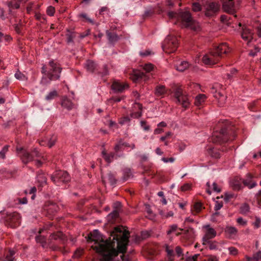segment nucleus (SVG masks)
I'll use <instances>...</instances> for the list:
<instances>
[{
    "label": "nucleus",
    "instance_id": "f257e3e1",
    "mask_svg": "<svg viewBox=\"0 0 261 261\" xmlns=\"http://www.w3.org/2000/svg\"><path fill=\"white\" fill-rule=\"evenodd\" d=\"M113 241H104L102 236L97 230L90 232L88 237V242H95L98 243L94 249L98 253L101 254V261H110L113 257L117 256L119 253L126 252L127 246L129 241V232L122 226L115 227L111 233Z\"/></svg>",
    "mask_w": 261,
    "mask_h": 261
},
{
    "label": "nucleus",
    "instance_id": "f03ea898",
    "mask_svg": "<svg viewBox=\"0 0 261 261\" xmlns=\"http://www.w3.org/2000/svg\"><path fill=\"white\" fill-rule=\"evenodd\" d=\"M62 71V68L60 64L54 60L49 61L48 66L43 65L41 68V73L45 74L49 79V82H46V78L42 77L41 83L46 84L49 83L51 81L59 80L60 77V73Z\"/></svg>",
    "mask_w": 261,
    "mask_h": 261
},
{
    "label": "nucleus",
    "instance_id": "7ed1b4c3",
    "mask_svg": "<svg viewBox=\"0 0 261 261\" xmlns=\"http://www.w3.org/2000/svg\"><path fill=\"white\" fill-rule=\"evenodd\" d=\"M16 152L22 162L24 164L32 162L35 160V158H41L43 161L45 160V158L41 155V154L36 148L34 149L31 152H29L23 147H17Z\"/></svg>",
    "mask_w": 261,
    "mask_h": 261
},
{
    "label": "nucleus",
    "instance_id": "20e7f679",
    "mask_svg": "<svg viewBox=\"0 0 261 261\" xmlns=\"http://www.w3.org/2000/svg\"><path fill=\"white\" fill-rule=\"evenodd\" d=\"M231 132L227 128H222L218 134L213 136V140L215 143H223L228 141H232L235 138V135H230Z\"/></svg>",
    "mask_w": 261,
    "mask_h": 261
},
{
    "label": "nucleus",
    "instance_id": "39448f33",
    "mask_svg": "<svg viewBox=\"0 0 261 261\" xmlns=\"http://www.w3.org/2000/svg\"><path fill=\"white\" fill-rule=\"evenodd\" d=\"M4 218L5 221L11 227H16L18 226L21 221V217L17 212H7L5 214Z\"/></svg>",
    "mask_w": 261,
    "mask_h": 261
},
{
    "label": "nucleus",
    "instance_id": "423d86ee",
    "mask_svg": "<svg viewBox=\"0 0 261 261\" xmlns=\"http://www.w3.org/2000/svg\"><path fill=\"white\" fill-rule=\"evenodd\" d=\"M51 179L55 184L60 182H67L70 180V176L67 172L60 170L51 176Z\"/></svg>",
    "mask_w": 261,
    "mask_h": 261
},
{
    "label": "nucleus",
    "instance_id": "0eeeda50",
    "mask_svg": "<svg viewBox=\"0 0 261 261\" xmlns=\"http://www.w3.org/2000/svg\"><path fill=\"white\" fill-rule=\"evenodd\" d=\"M129 75V79L134 83L146 82L150 79L149 75L137 70H133Z\"/></svg>",
    "mask_w": 261,
    "mask_h": 261
},
{
    "label": "nucleus",
    "instance_id": "6e6552de",
    "mask_svg": "<svg viewBox=\"0 0 261 261\" xmlns=\"http://www.w3.org/2000/svg\"><path fill=\"white\" fill-rule=\"evenodd\" d=\"M220 58L214 51L204 55L202 59L203 63L207 65H213L217 64Z\"/></svg>",
    "mask_w": 261,
    "mask_h": 261
},
{
    "label": "nucleus",
    "instance_id": "1a4fd4ad",
    "mask_svg": "<svg viewBox=\"0 0 261 261\" xmlns=\"http://www.w3.org/2000/svg\"><path fill=\"white\" fill-rule=\"evenodd\" d=\"M219 9V5L217 3H209L206 6L204 15L206 17H213L218 13Z\"/></svg>",
    "mask_w": 261,
    "mask_h": 261
},
{
    "label": "nucleus",
    "instance_id": "9d476101",
    "mask_svg": "<svg viewBox=\"0 0 261 261\" xmlns=\"http://www.w3.org/2000/svg\"><path fill=\"white\" fill-rule=\"evenodd\" d=\"M166 42V44L162 46L164 51L170 54L176 50L178 47V42L175 38H173L171 40L167 39Z\"/></svg>",
    "mask_w": 261,
    "mask_h": 261
},
{
    "label": "nucleus",
    "instance_id": "9b49d317",
    "mask_svg": "<svg viewBox=\"0 0 261 261\" xmlns=\"http://www.w3.org/2000/svg\"><path fill=\"white\" fill-rule=\"evenodd\" d=\"M129 88V85L126 82H120L114 81L111 85V89L114 93H122Z\"/></svg>",
    "mask_w": 261,
    "mask_h": 261
},
{
    "label": "nucleus",
    "instance_id": "f8f14e48",
    "mask_svg": "<svg viewBox=\"0 0 261 261\" xmlns=\"http://www.w3.org/2000/svg\"><path fill=\"white\" fill-rule=\"evenodd\" d=\"M178 19L181 21L183 27L188 28L189 23L193 19L189 11H184L178 13Z\"/></svg>",
    "mask_w": 261,
    "mask_h": 261
},
{
    "label": "nucleus",
    "instance_id": "ddd939ff",
    "mask_svg": "<svg viewBox=\"0 0 261 261\" xmlns=\"http://www.w3.org/2000/svg\"><path fill=\"white\" fill-rule=\"evenodd\" d=\"M203 228H205V230L204 236L202 238V242H206V241L212 239L216 236V231L211 227L210 225H205Z\"/></svg>",
    "mask_w": 261,
    "mask_h": 261
},
{
    "label": "nucleus",
    "instance_id": "4468645a",
    "mask_svg": "<svg viewBox=\"0 0 261 261\" xmlns=\"http://www.w3.org/2000/svg\"><path fill=\"white\" fill-rule=\"evenodd\" d=\"M214 51L220 59L223 54H228L230 51V49L226 43H223L220 44Z\"/></svg>",
    "mask_w": 261,
    "mask_h": 261
},
{
    "label": "nucleus",
    "instance_id": "2eb2a0df",
    "mask_svg": "<svg viewBox=\"0 0 261 261\" xmlns=\"http://www.w3.org/2000/svg\"><path fill=\"white\" fill-rule=\"evenodd\" d=\"M223 9L224 11L233 14L234 13V6L233 0H225L223 4Z\"/></svg>",
    "mask_w": 261,
    "mask_h": 261
},
{
    "label": "nucleus",
    "instance_id": "dca6fc26",
    "mask_svg": "<svg viewBox=\"0 0 261 261\" xmlns=\"http://www.w3.org/2000/svg\"><path fill=\"white\" fill-rule=\"evenodd\" d=\"M242 32L241 33V37L242 39L247 41V43L250 42L253 39V33L249 29L245 27L242 28Z\"/></svg>",
    "mask_w": 261,
    "mask_h": 261
},
{
    "label": "nucleus",
    "instance_id": "f3484780",
    "mask_svg": "<svg viewBox=\"0 0 261 261\" xmlns=\"http://www.w3.org/2000/svg\"><path fill=\"white\" fill-rule=\"evenodd\" d=\"M214 97L217 99L218 106L224 107L226 103V96L220 92L215 91Z\"/></svg>",
    "mask_w": 261,
    "mask_h": 261
},
{
    "label": "nucleus",
    "instance_id": "a211bd4d",
    "mask_svg": "<svg viewBox=\"0 0 261 261\" xmlns=\"http://www.w3.org/2000/svg\"><path fill=\"white\" fill-rule=\"evenodd\" d=\"M101 154L102 158L108 163H111L114 159H116V155L114 152H110V153H107V151L105 148H103Z\"/></svg>",
    "mask_w": 261,
    "mask_h": 261
},
{
    "label": "nucleus",
    "instance_id": "6ab92c4d",
    "mask_svg": "<svg viewBox=\"0 0 261 261\" xmlns=\"http://www.w3.org/2000/svg\"><path fill=\"white\" fill-rule=\"evenodd\" d=\"M207 153L211 157L215 159H219L221 156L220 149L217 147L208 148L207 149Z\"/></svg>",
    "mask_w": 261,
    "mask_h": 261
},
{
    "label": "nucleus",
    "instance_id": "aec40b11",
    "mask_svg": "<svg viewBox=\"0 0 261 261\" xmlns=\"http://www.w3.org/2000/svg\"><path fill=\"white\" fill-rule=\"evenodd\" d=\"M177 101L179 103L181 104L184 108L186 109L189 107L190 101L187 95L185 94L184 96L178 98L177 99Z\"/></svg>",
    "mask_w": 261,
    "mask_h": 261
},
{
    "label": "nucleus",
    "instance_id": "412c9836",
    "mask_svg": "<svg viewBox=\"0 0 261 261\" xmlns=\"http://www.w3.org/2000/svg\"><path fill=\"white\" fill-rule=\"evenodd\" d=\"M61 106L63 108L66 109L68 110H71L73 107V105L72 101L66 97L63 98L61 102Z\"/></svg>",
    "mask_w": 261,
    "mask_h": 261
},
{
    "label": "nucleus",
    "instance_id": "4be33fe9",
    "mask_svg": "<svg viewBox=\"0 0 261 261\" xmlns=\"http://www.w3.org/2000/svg\"><path fill=\"white\" fill-rule=\"evenodd\" d=\"M189 67V64L187 61H181L179 63H177L175 65L176 69L179 71H184Z\"/></svg>",
    "mask_w": 261,
    "mask_h": 261
},
{
    "label": "nucleus",
    "instance_id": "5701e85b",
    "mask_svg": "<svg viewBox=\"0 0 261 261\" xmlns=\"http://www.w3.org/2000/svg\"><path fill=\"white\" fill-rule=\"evenodd\" d=\"M45 207V210H46L47 213L50 215H54L57 212L58 209L57 205L55 203H50Z\"/></svg>",
    "mask_w": 261,
    "mask_h": 261
},
{
    "label": "nucleus",
    "instance_id": "b1692460",
    "mask_svg": "<svg viewBox=\"0 0 261 261\" xmlns=\"http://www.w3.org/2000/svg\"><path fill=\"white\" fill-rule=\"evenodd\" d=\"M206 96L204 94H198L197 96H196L195 98V101L194 103L195 105L199 107L201 105H202L205 101L206 99Z\"/></svg>",
    "mask_w": 261,
    "mask_h": 261
},
{
    "label": "nucleus",
    "instance_id": "393cba45",
    "mask_svg": "<svg viewBox=\"0 0 261 261\" xmlns=\"http://www.w3.org/2000/svg\"><path fill=\"white\" fill-rule=\"evenodd\" d=\"M65 236L61 231H58L56 233H53L49 236V239L50 240H60L63 241L65 239Z\"/></svg>",
    "mask_w": 261,
    "mask_h": 261
},
{
    "label": "nucleus",
    "instance_id": "a878e982",
    "mask_svg": "<svg viewBox=\"0 0 261 261\" xmlns=\"http://www.w3.org/2000/svg\"><path fill=\"white\" fill-rule=\"evenodd\" d=\"M167 90L163 85H158L155 87L154 94L157 96H160L166 94Z\"/></svg>",
    "mask_w": 261,
    "mask_h": 261
},
{
    "label": "nucleus",
    "instance_id": "bb28decb",
    "mask_svg": "<svg viewBox=\"0 0 261 261\" xmlns=\"http://www.w3.org/2000/svg\"><path fill=\"white\" fill-rule=\"evenodd\" d=\"M165 250L167 252L168 261H173L174 259V254L173 250L168 245H165Z\"/></svg>",
    "mask_w": 261,
    "mask_h": 261
},
{
    "label": "nucleus",
    "instance_id": "cd10ccee",
    "mask_svg": "<svg viewBox=\"0 0 261 261\" xmlns=\"http://www.w3.org/2000/svg\"><path fill=\"white\" fill-rule=\"evenodd\" d=\"M109 41L111 43H115L119 39V37L115 33H112L108 31L106 32Z\"/></svg>",
    "mask_w": 261,
    "mask_h": 261
},
{
    "label": "nucleus",
    "instance_id": "c85d7f7f",
    "mask_svg": "<svg viewBox=\"0 0 261 261\" xmlns=\"http://www.w3.org/2000/svg\"><path fill=\"white\" fill-rule=\"evenodd\" d=\"M202 210V204L200 202H196L192 208H191V213L195 216L199 214Z\"/></svg>",
    "mask_w": 261,
    "mask_h": 261
},
{
    "label": "nucleus",
    "instance_id": "c756f323",
    "mask_svg": "<svg viewBox=\"0 0 261 261\" xmlns=\"http://www.w3.org/2000/svg\"><path fill=\"white\" fill-rule=\"evenodd\" d=\"M203 245H207L210 250H216L218 249V243L216 241H212L211 240L206 241V242H202Z\"/></svg>",
    "mask_w": 261,
    "mask_h": 261
},
{
    "label": "nucleus",
    "instance_id": "7c9ffc66",
    "mask_svg": "<svg viewBox=\"0 0 261 261\" xmlns=\"http://www.w3.org/2000/svg\"><path fill=\"white\" fill-rule=\"evenodd\" d=\"M85 67L88 71L93 72L96 68V65L93 61L88 60L85 63Z\"/></svg>",
    "mask_w": 261,
    "mask_h": 261
},
{
    "label": "nucleus",
    "instance_id": "2f4dec72",
    "mask_svg": "<svg viewBox=\"0 0 261 261\" xmlns=\"http://www.w3.org/2000/svg\"><path fill=\"white\" fill-rule=\"evenodd\" d=\"M194 31H199L200 30L199 23L197 21L193 19L189 23L188 28Z\"/></svg>",
    "mask_w": 261,
    "mask_h": 261
},
{
    "label": "nucleus",
    "instance_id": "473e14b6",
    "mask_svg": "<svg viewBox=\"0 0 261 261\" xmlns=\"http://www.w3.org/2000/svg\"><path fill=\"white\" fill-rule=\"evenodd\" d=\"M250 206L248 203H244L240 207V213L242 215H247L250 212Z\"/></svg>",
    "mask_w": 261,
    "mask_h": 261
},
{
    "label": "nucleus",
    "instance_id": "72a5a7b5",
    "mask_svg": "<svg viewBox=\"0 0 261 261\" xmlns=\"http://www.w3.org/2000/svg\"><path fill=\"white\" fill-rule=\"evenodd\" d=\"M15 77L19 81H27L28 77L24 74L20 72L19 70H17L14 74Z\"/></svg>",
    "mask_w": 261,
    "mask_h": 261
},
{
    "label": "nucleus",
    "instance_id": "f704fd0d",
    "mask_svg": "<svg viewBox=\"0 0 261 261\" xmlns=\"http://www.w3.org/2000/svg\"><path fill=\"white\" fill-rule=\"evenodd\" d=\"M14 254L15 252L13 250H10L6 254L3 261H15Z\"/></svg>",
    "mask_w": 261,
    "mask_h": 261
},
{
    "label": "nucleus",
    "instance_id": "c9c22d12",
    "mask_svg": "<svg viewBox=\"0 0 261 261\" xmlns=\"http://www.w3.org/2000/svg\"><path fill=\"white\" fill-rule=\"evenodd\" d=\"M231 186L233 190H240L242 188L241 182L237 180L233 179L231 181L230 183Z\"/></svg>",
    "mask_w": 261,
    "mask_h": 261
},
{
    "label": "nucleus",
    "instance_id": "e433bc0d",
    "mask_svg": "<svg viewBox=\"0 0 261 261\" xmlns=\"http://www.w3.org/2000/svg\"><path fill=\"white\" fill-rule=\"evenodd\" d=\"M192 10L194 12H200L202 10L201 5L199 3H193L192 4Z\"/></svg>",
    "mask_w": 261,
    "mask_h": 261
},
{
    "label": "nucleus",
    "instance_id": "4c0bfd02",
    "mask_svg": "<svg viewBox=\"0 0 261 261\" xmlns=\"http://www.w3.org/2000/svg\"><path fill=\"white\" fill-rule=\"evenodd\" d=\"M131 177H133V174L130 169H125L123 171V179L126 180Z\"/></svg>",
    "mask_w": 261,
    "mask_h": 261
},
{
    "label": "nucleus",
    "instance_id": "58836bf2",
    "mask_svg": "<svg viewBox=\"0 0 261 261\" xmlns=\"http://www.w3.org/2000/svg\"><path fill=\"white\" fill-rule=\"evenodd\" d=\"M114 149L115 152L117 153L119 151H122L124 149L123 144L121 143V139L119 140L118 143L115 145Z\"/></svg>",
    "mask_w": 261,
    "mask_h": 261
},
{
    "label": "nucleus",
    "instance_id": "ea45409f",
    "mask_svg": "<svg viewBox=\"0 0 261 261\" xmlns=\"http://www.w3.org/2000/svg\"><path fill=\"white\" fill-rule=\"evenodd\" d=\"M242 182L245 186L248 187L249 189H252L256 186L257 184L255 181H248L247 180H243Z\"/></svg>",
    "mask_w": 261,
    "mask_h": 261
},
{
    "label": "nucleus",
    "instance_id": "a19ab883",
    "mask_svg": "<svg viewBox=\"0 0 261 261\" xmlns=\"http://www.w3.org/2000/svg\"><path fill=\"white\" fill-rule=\"evenodd\" d=\"M58 96V93L56 90L50 92L45 97L47 100H50Z\"/></svg>",
    "mask_w": 261,
    "mask_h": 261
},
{
    "label": "nucleus",
    "instance_id": "79ce46f5",
    "mask_svg": "<svg viewBox=\"0 0 261 261\" xmlns=\"http://www.w3.org/2000/svg\"><path fill=\"white\" fill-rule=\"evenodd\" d=\"M124 98L123 96L122 97H112L108 100L109 104L113 105L115 102H118Z\"/></svg>",
    "mask_w": 261,
    "mask_h": 261
},
{
    "label": "nucleus",
    "instance_id": "37998d69",
    "mask_svg": "<svg viewBox=\"0 0 261 261\" xmlns=\"http://www.w3.org/2000/svg\"><path fill=\"white\" fill-rule=\"evenodd\" d=\"M225 232L230 235L235 234L237 232V229L232 226H227L225 228Z\"/></svg>",
    "mask_w": 261,
    "mask_h": 261
},
{
    "label": "nucleus",
    "instance_id": "c03bdc74",
    "mask_svg": "<svg viewBox=\"0 0 261 261\" xmlns=\"http://www.w3.org/2000/svg\"><path fill=\"white\" fill-rule=\"evenodd\" d=\"M67 37V42L69 44L73 42V39L75 37V35L73 32L68 31V33L66 34Z\"/></svg>",
    "mask_w": 261,
    "mask_h": 261
},
{
    "label": "nucleus",
    "instance_id": "a18cd8bd",
    "mask_svg": "<svg viewBox=\"0 0 261 261\" xmlns=\"http://www.w3.org/2000/svg\"><path fill=\"white\" fill-rule=\"evenodd\" d=\"M9 145H5L2 150L0 151V158L5 159L6 158V154L8 151Z\"/></svg>",
    "mask_w": 261,
    "mask_h": 261
},
{
    "label": "nucleus",
    "instance_id": "49530a36",
    "mask_svg": "<svg viewBox=\"0 0 261 261\" xmlns=\"http://www.w3.org/2000/svg\"><path fill=\"white\" fill-rule=\"evenodd\" d=\"M174 94L176 99L185 95L183 94L182 89L181 87H178L176 89Z\"/></svg>",
    "mask_w": 261,
    "mask_h": 261
},
{
    "label": "nucleus",
    "instance_id": "de8ad7c7",
    "mask_svg": "<svg viewBox=\"0 0 261 261\" xmlns=\"http://www.w3.org/2000/svg\"><path fill=\"white\" fill-rule=\"evenodd\" d=\"M8 6L10 8L17 9L20 7V4L15 1H12L9 3Z\"/></svg>",
    "mask_w": 261,
    "mask_h": 261
},
{
    "label": "nucleus",
    "instance_id": "09e8293b",
    "mask_svg": "<svg viewBox=\"0 0 261 261\" xmlns=\"http://www.w3.org/2000/svg\"><path fill=\"white\" fill-rule=\"evenodd\" d=\"M107 179L111 185H114L116 183V179L115 176L111 173H110L107 175Z\"/></svg>",
    "mask_w": 261,
    "mask_h": 261
},
{
    "label": "nucleus",
    "instance_id": "8fccbe9b",
    "mask_svg": "<svg viewBox=\"0 0 261 261\" xmlns=\"http://www.w3.org/2000/svg\"><path fill=\"white\" fill-rule=\"evenodd\" d=\"M154 66L151 63L146 64L143 66V69L147 73L153 70Z\"/></svg>",
    "mask_w": 261,
    "mask_h": 261
},
{
    "label": "nucleus",
    "instance_id": "3c124183",
    "mask_svg": "<svg viewBox=\"0 0 261 261\" xmlns=\"http://www.w3.org/2000/svg\"><path fill=\"white\" fill-rule=\"evenodd\" d=\"M79 17L83 19V20L89 22L91 23H93L94 21L89 18L86 13H81L79 15Z\"/></svg>",
    "mask_w": 261,
    "mask_h": 261
},
{
    "label": "nucleus",
    "instance_id": "603ef678",
    "mask_svg": "<svg viewBox=\"0 0 261 261\" xmlns=\"http://www.w3.org/2000/svg\"><path fill=\"white\" fill-rule=\"evenodd\" d=\"M55 12V9L53 6H49L47 7L46 10V13L47 15L50 16H54Z\"/></svg>",
    "mask_w": 261,
    "mask_h": 261
},
{
    "label": "nucleus",
    "instance_id": "864d4df0",
    "mask_svg": "<svg viewBox=\"0 0 261 261\" xmlns=\"http://www.w3.org/2000/svg\"><path fill=\"white\" fill-rule=\"evenodd\" d=\"M57 141V138L56 136H52L48 142V146L49 148H51L55 144Z\"/></svg>",
    "mask_w": 261,
    "mask_h": 261
},
{
    "label": "nucleus",
    "instance_id": "5fc2aeb1",
    "mask_svg": "<svg viewBox=\"0 0 261 261\" xmlns=\"http://www.w3.org/2000/svg\"><path fill=\"white\" fill-rule=\"evenodd\" d=\"M175 252L178 257L183 256V255H184L183 251L180 246H176L175 247Z\"/></svg>",
    "mask_w": 261,
    "mask_h": 261
},
{
    "label": "nucleus",
    "instance_id": "6e6d98bb",
    "mask_svg": "<svg viewBox=\"0 0 261 261\" xmlns=\"http://www.w3.org/2000/svg\"><path fill=\"white\" fill-rule=\"evenodd\" d=\"M199 254H196L192 256H189L186 258L185 261H197Z\"/></svg>",
    "mask_w": 261,
    "mask_h": 261
},
{
    "label": "nucleus",
    "instance_id": "4d7b16f0",
    "mask_svg": "<svg viewBox=\"0 0 261 261\" xmlns=\"http://www.w3.org/2000/svg\"><path fill=\"white\" fill-rule=\"evenodd\" d=\"M141 127L145 131H148L150 129V126L147 124L146 121H141L140 122Z\"/></svg>",
    "mask_w": 261,
    "mask_h": 261
},
{
    "label": "nucleus",
    "instance_id": "13d9d810",
    "mask_svg": "<svg viewBox=\"0 0 261 261\" xmlns=\"http://www.w3.org/2000/svg\"><path fill=\"white\" fill-rule=\"evenodd\" d=\"M224 196V200L226 202H228L229 200L234 197V195L233 194L229 193H225Z\"/></svg>",
    "mask_w": 261,
    "mask_h": 261
},
{
    "label": "nucleus",
    "instance_id": "bf43d9fd",
    "mask_svg": "<svg viewBox=\"0 0 261 261\" xmlns=\"http://www.w3.org/2000/svg\"><path fill=\"white\" fill-rule=\"evenodd\" d=\"M177 229V225L176 224H173L169 227V230L167 231V234H170L173 232L175 231Z\"/></svg>",
    "mask_w": 261,
    "mask_h": 261
},
{
    "label": "nucleus",
    "instance_id": "052dcab7",
    "mask_svg": "<svg viewBox=\"0 0 261 261\" xmlns=\"http://www.w3.org/2000/svg\"><path fill=\"white\" fill-rule=\"evenodd\" d=\"M160 214L162 216L163 218H168L170 217H172L173 216V213L172 211H170L167 214H165L163 211L160 212Z\"/></svg>",
    "mask_w": 261,
    "mask_h": 261
},
{
    "label": "nucleus",
    "instance_id": "680f3d73",
    "mask_svg": "<svg viewBox=\"0 0 261 261\" xmlns=\"http://www.w3.org/2000/svg\"><path fill=\"white\" fill-rule=\"evenodd\" d=\"M37 179L39 182L41 183H46V178L43 174H40L37 176Z\"/></svg>",
    "mask_w": 261,
    "mask_h": 261
},
{
    "label": "nucleus",
    "instance_id": "e2e57ef3",
    "mask_svg": "<svg viewBox=\"0 0 261 261\" xmlns=\"http://www.w3.org/2000/svg\"><path fill=\"white\" fill-rule=\"evenodd\" d=\"M121 143L123 144V147H130L132 149H134L135 148V144H129L127 142H124L122 140H121Z\"/></svg>",
    "mask_w": 261,
    "mask_h": 261
},
{
    "label": "nucleus",
    "instance_id": "0e129e2a",
    "mask_svg": "<svg viewBox=\"0 0 261 261\" xmlns=\"http://www.w3.org/2000/svg\"><path fill=\"white\" fill-rule=\"evenodd\" d=\"M223 202H219L218 201H216L215 202V205L214 209L216 211H217L221 209L223 206Z\"/></svg>",
    "mask_w": 261,
    "mask_h": 261
},
{
    "label": "nucleus",
    "instance_id": "69168bd1",
    "mask_svg": "<svg viewBox=\"0 0 261 261\" xmlns=\"http://www.w3.org/2000/svg\"><path fill=\"white\" fill-rule=\"evenodd\" d=\"M237 70L235 68H232L230 71V73H227V77L228 79H231L233 75L236 74L237 73Z\"/></svg>",
    "mask_w": 261,
    "mask_h": 261
},
{
    "label": "nucleus",
    "instance_id": "338daca9",
    "mask_svg": "<svg viewBox=\"0 0 261 261\" xmlns=\"http://www.w3.org/2000/svg\"><path fill=\"white\" fill-rule=\"evenodd\" d=\"M105 12L108 14L109 12V9L107 7H102L101 8V9L99 10V14L100 15H103L105 14Z\"/></svg>",
    "mask_w": 261,
    "mask_h": 261
},
{
    "label": "nucleus",
    "instance_id": "774afa93",
    "mask_svg": "<svg viewBox=\"0 0 261 261\" xmlns=\"http://www.w3.org/2000/svg\"><path fill=\"white\" fill-rule=\"evenodd\" d=\"M206 261H219L218 258L215 255H208Z\"/></svg>",
    "mask_w": 261,
    "mask_h": 261
}]
</instances>
